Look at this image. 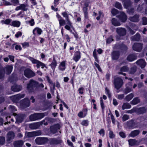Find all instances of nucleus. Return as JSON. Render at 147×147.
Listing matches in <instances>:
<instances>
[{
  "mask_svg": "<svg viewBox=\"0 0 147 147\" xmlns=\"http://www.w3.org/2000/svg\"><path fill=\"white\" fill-rule=\"evenodd\" d=\"M113 83L115 88L118 90L121 87L123 82L121 78L117 77L115 78Z\"/></svg>",
  "mask_w": 147,
  "mask_h": 147,
  "instance_id": "1",
  "label": "nucleus"
},
{
  "mask_svg": "<svg viewBox=\"0 0 147 147\" xmlns=\"http://www.w3.org/2000/svg\"><path fill=\"white\" fill-rule=\"evenodd\" d=\"M15 137V133L13 131H9L7 133L6 136V140L7 143L9 144L11 142Z\"/></svg>",
  "mask_w": 147,
  "mask_h": 147,
  "instance_id": "2",
  "label": "nucleus"
},
{
  "mask_svg": "<svg viewBox=\"0 0 147 147\" xmlns=\"http://www.w3.org/2000/svg\"><path fill=\"white\" fill-rule=\"evenodd\" d=\"M143 44L141 43H135L132 46V49L134 51L140 52L143 49Z\"/></svg>",
  "mask_w": 147,
  "mask_h": 147,
  "instance_id": "3",
  "label": "nucleus"
},
{
  "mask_svg": "<svg viewBox=\"0 0 147 147\" xmlns=\"http://www.w3.org/2000/svg\"><path fill=\"white\" fill-rule=\"evenodd\" d=\"M24 75L26 77L30 78L35 76V74L30 69H27L24 71Z\"/></svg>",
  "mask_w": 147,
  "mask_h": 147,
  "instance_id": "4",
  "label": "nucleus"
},
{
  "mask_svg": "<svg viewBox=\"0 0 147 147\" xmlns=\"http://www.w3.org/2000/svg\"><path fill=\"white\" fill-rule=\"evenodd\" d=\"M116 32L119 36H123L126 35L127 30L124 28L120 27L116 28Z\"/></svg>",
  "mask_w": 147,
  "mask_h": 147,
  "instance_id": "5",
  "label": "nucleus"
},
{
  "mask_svg": "<svg viewBox=\"0 0 147 147\" xmlns=\"http://www.w3.org/2000/svg\"><path fill=\"white\" fill-rule=\"evenodd\" d=\"M35 141L36 144H44L48 141V140L47 138H37L35 140Z\"/></svg>",
  "mask_w": 147,
  "mask_h": 147,
  "instance_id": "6",
  "label": "nucleus"
},
{
  "mask_svg": "<svg viewBox=\"0 0 147 147\" xmlns=\"http://www.w3.org/2000/svg\"><path fill=\"white\" fill-rule=\"evenodd\" d=\"M30 105V101L27 98L24 99L21 101L20 106L23 109H25L29 107Z\"/></svg>",
  "mask_w": 147,
  "mask_h": 147,
  "instance_id": "7",
  "label": "nucleus"
},
{
  "mask_svg": "<svg viewBox=\"0 0 147 147\" xmlns=\"http://www.w3.org/2000/svg\"><path fill=\"white\" fill-rule=\"evenodd\" d=\"M41 134V132L40 131H37L31 132H28L26 134V136L28 137H31L34 136H38Z\"/></svg>",
  "mask_w": 147,
  "mask_h": 147,
  "instance_id": "8",
  "label": "nucleus"
},
{
  "mask_svg": "<svg viewBox=\"0 0 147 147\" xmlns=\"http://www.w3.org/2000/svg\"><path fill=\"white\" fill-rule=\"evenodd\" d=\"M37 84V82L33 80H31L30 81L29 83L28 84L27 89L28 90L30 91L33 87L35 86Z\"/></svg>",
  "mask_w": 147,
  "mask_h": 147,
  "instance_id": "9",
  "label": "nucleus"
},
{
  "mask_svg": "<svg viewBox=\"0 0 147 147\" xmlns=\"http://www.w3.org/2000/svg\"><path fill=\"white\" fill-rule=\"evenodd\" d=\"M28 5L24 4L20 5L19 6H17L16 8V10L18 11L20 9L24 11H26L28 9Z\"/></svg>",
  "mask_w": 147,
  "mask_h": 147,
  "instance_id": "10",
  "label": "nucleus"
},
{
  "mask_svg": "<svg viewBox=\"0 0 147 147\" xmlns=\"http://www.w3.org/2000/svg\"><path fill=\"white\" fill-rule=\"evenodd\" d=\"M129 70V67L127 66H123L120 68V71L118 72V74L126 76V74L125 73H123V72L127 71Z\"/></svg>",
  "mask_w": 147,
  "mask_h": 147,
  "instance_id": "11",
  "label": "nucleus"
},
{
  "mask_svg": "<svg viewBox=\"0 0 147 147\" xmlns=\"http://www.w3.org/2000/svg\"><path fill=\"white\" fill-rule=\"evenodd\" d=\"M42 124L40 122H37L36 123L30 124L29 126L30 128L32 129H36L38 128Z\"/></svg>",
  "mask_w": 147,
  "mask_h": 147,
  "instance_id": "12",
  "label": "nucleus"
},
{
  "mask_svg": "<svg viewBox=\"0 0 147 147\" xmlns=\"http://www.w3.org/2000/svg\"><path fill=\"white\" fill-rule=\"evenodd\" d=\"M137 65L140 66L141 68H144L146 65V63L145 60L143 59H141L137 61L136 62Z\"/></svg>",
  "mask_w": 147,
  "mask_h": 147,
  "instance_id": "13",
  "label": "nucleus"
},
{
  "mask_svg": "<svg viewBox=\"0 0 147 147\" xmlns=\"http://www.w3.org/2000/svg\"><path fill=\"white\" fill-rule=\"evenodd\" d=\"M126 124L129 129L133 128L135 127L136 124L133 120H131L127 122Z\"/></svg>",
  "mask_w": 147,
  "mask_h": 147,
  "instance_id": "14",
  "label": "nucleus"
},
{
  "mask_svg": "<svg viewBox=\"0 0 147 147\" xmlns=\"http://www.w3.org/2000/svg\"><path fill=\"white\" fill-rule=\"evenodd\" d=\"M89 5L88 2H86L84 4V7L83 8V11L84 13V16L86 18H87L88 16V13L87 10L88 8Z\"/></svg>",
  "mask_w": 147,
  "mask_h": 147,
  "instance_id": "15",
  "label": "nucleus"
},
{
  "mask_svg": "<svg viewBox=\"0 0 147 147\" xmlns=\"http://www.w3.org/2000/svg\"><path fill=\"white\" fill-rule=\"evenodd\" d=\"M126 86V88L124 90V92L125 94L132 91V84L131 83L129 82L128 84H127Z\"/></svg>",
  "mask_w": 147,
  "mask_h": 147,
  "instance_id": "16",
  "label": "nucleus"
},
{
  "mask_svg": "<svg viewBox=\"0 0 147 147\" xmlns=\"http://www.w3.org/2000/svg\"><path fill=\"white\" fill-rule=\"evenodd\" d=\"M129 144L131 146H134L135 145H138L140 142L134 139H130L128 140Z\"/></svg>",
  "mask_w": 147,
  "mask_h": 147,
  "instance_id": "17",
  "label": "nucleus"
},
{
  "mask_svg": "<svg viewBox=\"0 0 147 147\" xmlns=\"http://www.w3.org/2000/svg\"><path fill=\"white\" fill-rule=\"evenodd\" d=\"M146 109L144 107L136 108V112L139 114H142L146 112Z\"/></svg>",
  "mask_w": 147,
  "mask_h": 147,
  "instance_id": "18",
  "label": "nucleus"
},
{
  "mask_svg": "<svg viewBox=\"0 0 147 147\" xmlns=\"http://www.w3.org/2000/svg\"><path fill=\"white\" fill-rule=\"evenodd\" d=\"M25 96V94H18L12 97V99L14 101L16 102L19 100L21 98H24Z\"/></svg>",
  "mask_w": 147,
  "mask_h": 147,
  "instance_id": "19",
  "label": "nucleus"
},
{
  "mask_svg": "<svg viewBox=\"0 0 147 147\" xmlns=\"http://www.w3.org/2000/svg\"><path fill=\"white\" fill-rule=\"evenodd\" d=\"M120 55V53L118 51H113L112 53V58L113 60L118 59Z\"/></svg>",
  "mask_w": 147,
  "mask_h": 147,
  "instance_id": "20",
  "label": "nucleus"
},
{
  "mask_svg": "<svg viewBox=\"0 0 147 147\" xmlns=\"http://www.w3.org/2000/svg\"><path fill=\"white\" fill-rule=\"evenodd\" d=\"M22 87L21 85H14L11 88V90L12 91L16 92L20 91L22 89Z\"/></svg>",
  "mask_w": 147,
  "mask_h": 147,
  "instance_id": "21",
  "label": "nucleus"
},
{
  "mask_svg": "<svg viewBox=\"0 0 147 147\" xmlns=\"http://www.w3.org/2000/svg\"><path fill=\"white\" fill-rule=\"evenodd\" d=\"M24 142L22 140L16 141L13 143V145L15 147H21L22 146Z\"/></svg>",
  "mask_w": 147,
  "mask_h": 147,
  "instance_id": "22",
  "label": "nucleus"
},
{
  "mask_svg": "<svg viewBox=\"0 0 147 147\" xmlns=\"http://www.w3.org/2000/svg\"><path fill=\"white\" fill-rule=\"evenodd\" d=\"M80 52L77 51L75 52L73 59L76 62H77L80 59Z\"/></svg>",
  "mask_w": 147,
  "mask_h": 147,
  "instance_id": "23",
  "label": "nucleus"
},
{
  "mask_svg": "<svg viewBox=\"0 0 147 147\" xmlns=\"http://www.w3.org/2000/svg\"><path fill=\"white\" fill-rule=\"evenodd\" d=\"M59 129V126L58 125H55L51 126L50 127V131L53 134L55 133L57 130Z\"/></svg>",
  "mask_w": 147,
  "mask_h": 147,
  "instance_id": "24",
  "label": "nucleus"
},
{
  "mask_svg": "<svg viewBox=\"0 0 147 147\" xmlns=\"http://www.w3.org/2000/svg\"><path fill=\"white\" fill-rule=\"evenodd\" d=\"M124 3V5L126 8H128L131 5L132 3L130 0H121Z\"/></svg>",
  "mask_w": 147,
  "mask_h": 147,
  "instance_id": "25",
  "label": "nucleus"
},
{
  "mask_svg": "<svg viewBox=\"0 0 147 147\" xmlns=\"http://www.w3.org/2000/svg\"><path fill=\"white\" fill-rule=\"evenodd\" d=\"M87 110L85 109L83 110V111H80L78 114V116L80 118H83L85 117L87 113Z\"/></svg>",
  "mask_w": 147,
  "mask_h": 147,
  "instance_id": "26",
  "label": "nucleus"
},
{
  "mask_svg": "<svg viewBox=\"0 0 147 147\" xmlns=\"http://www.w3.org/2000/svg\"><path fill=\"white\" fill-rule=\"evenodd\" d=\"M119 19L123 22H125L126 20L127 19L126 16L123 12L121 13L119 16Z\"/></svg>",
  "mask_w": 147,
  "mask_h": 147,
  "instance_id": "27",
  "label": "nucleus"
},
{
  "mask_svg": "<svg viewBox=\"0 0 147 147\" xmlns=\"http://www.w3.org/2000/svg\"><path fill=\"white\" fill-rule=\"evenodd\" d=\"M62 14L63 16L65 18L66 20V24L68 25H70L71 22L69 19L68 15L67 12H63L62 13Z\"/></svg>",
  "mask_w": 147,
  "mask_h": 147,
  "instance_id": "28",
  "label": "nucleus"
},
{
  "mask_svg": "<svg viewBox=\"0 0 147 147\" xmlns=\"http://www.w3.org/2000/svg\"><path fill=\"white\" fill-rule=\"evenodd\" d=\"M136 59V56L134 54L129 55L127 58V60L129 61H132Z\"/></svg>",
  "mask_w": 147,
  "mask_h": 147,
  "instance_id": "29",
  "label": "nucleus"
},
{
  "mask_svg": "<svg viewBox=\"0 0 147 147\" xmlns=\"http://www.w3.org/2000/svg\"><path fill=\"white\" fill-rule=\"evenodd\" d=\"M140 133V131L139 130H134L131 132L129 136L132 137H135L138 135Z\"/></svg>",
  "mask_w": 147,
  "mask_h": 147,
  "instance_id": "30",
  "label": "nucleus"
},
{
  "mask_svg": "<svg viewBox=\"0 0 147 147\" xmlns=\"http://www.w3.org/2000/svg\"><path fill=\"white\" fill-rule=\"evenodd\" d=\"M112 24L115 26H118L121 25L120 22L115 18H113L111 20Z\"/></svg>",
  "mask_w": 147,
  "mask_h": 147,
  "instance_id": "31",
  "label": "nucleus"
},
{
  "mask_svg": "<svg viewBox=\"0 0 147 147\" xmlns=\"http://www.w3.org/2000/svg\"><path fill=\"white\" fill-rule=\"evenodd\" d=\"M139 16L138 15H136L133 17H131L129 18V20L131 21L136 22L139 20Z\"/></svg>",
  "mask_w": 147,
  "mask_h": 147,
  "instance_id": "32",
  "label": "nucleus"
},
{
  "mask_svg": "<svg viewBox=\"0 0 147 147\" xmlns=\"http://www.w3.org/2000/svg\"><path fill=\"white\" fill-rule=\"evenodd\" d=\"M20 21L17 20H14L11 22L10 25L14 27H19L20 25Z\"/></svg>",
  "mask_w": 147,
  "mask_h": 147,
  "instance_id": "33",
  "label": "nucleus"
},
{
  "mask_svg": "<svg viewBox=\"0 0 147 147\" xmlns=\"http://www.w3.org/2000/svg\"><path fill=\"white\" fill-rule=\"evenodd\" d=\"M140 102V99L138 97L134 98L131 102V103L132 105H135L138 104Z\"/></svg>",
  "mask_w": 147,
  "mask_h": 147,
  "instance_id": "34",
  "label": "nucleus"
},
{
  "mask_svg": "<svg viewBox=\"0 0 147 147\" xmlns=\"http://www.w3.org/2000/svg\"><path fill=\"white\" fill-rule=\"evenodd\" d=\"M134 97V94L133 93H130L126 96L124 98V99L127 101H130Z\"/></svg>",
  "mask_w": 147,
  "mask_h": 147,
  "instance_id": "35",
  "label": "nucleus"
},
{
  "mask_svg": "<svg viewBox=\"0 0 147 147\" xmlns=\"http://www.w3.org/2000/svg\"><path fill=\"white\" fill-rule=\"evenodd\" d=\"M50 91L52 94H53L55 89V84L53 82L50 84Z\"/></svg>",
  "mask_w": 147,
  "mask_h": 147,
  "instance_id": "36",
  "label": "nucleus"
},
{
  "mask_svg": "<svg viewBox=\"0 0 147 147\" xmlns=\"http://www.w3.org/2000/svg\"><path fill=\"white\" fill-rule=\"evenodd\" d=\"M37 120L41 119L43 118L45 116L47 115V113H36Z\"/></svg>",
  "mask_w": 147,
  "mask_h": 147,
  "instance_id": "37",
  "label": "nucleus"
},
{
  "mask_svg": "<svg viewBox=\"0 0 147 147\" xmlns=\"http://www.w3.org/2000/svg\"><path fill=\"white\" fill-rule=\"evenodd\" d=\"M131 105L127 102L124 103L122 106V109L123 110H124L125 109H130L131 107Z\"/></svg>",
  "mask_w": 147,
  "mask_h": 147,
  "instance_id": "38",
  "label": "nucleus"
},
{
  "mask_svg": "<svg viewBox=\"0 0 147 147\" xmlns=\"http://www.w3.org/2000/svg\"><path fill=\"white\" fill-rule=\"evenodd\" d=\"M65 62L63 61L60 64L59 66V69L61 71L64 70L65 68Z\"/></svg>",
  "mask_w": 147,
  "mask_h": 147,
  "instance_id": "39",
  "label": "nucleus"
},
{
  "mask_svg": "<svg viewBox=\"0 0 147 147\" xmlns=\"http://www.w3.org/2000/svg\"><path fill=\"white\" fill-rule=\"evenodd\" d=\"M137 67L136 66H134L131 67L129 70V74H133L136 71Z\"/></svg>",
  "mask_w": 147,
  "mask_h": 147,
  "instance_id": "40",
  "label": "nucleus"
},
{
  "mask_svg": "<svg viewBox=\"0 0 147 147\" xmlns=\"http://www.w3.org/2000/svg\"><path fill=\"white\" fill-rule=\"evenodd\" d=\"M6 74H10L12 71L13 66L12 65H7L6 67Z\"/></svg>",
  "mask_w": 147,
  "mask_h": 147,
  "instance_id": "41",
  "label": "nucleus"
},
{
  "mask_svg": "<svg viewBox=\"0 0 147 147\" xmlns=\"http://www.w3.org/2000/svg\"><path fill=\"white\" fill-rule=\"evenodd\" d=\"M42 32V30L38 28H35L33 31V34L34 35H35L36 33L39 34H41Z\"/></svg>",
  "mask_w": 147,
  "mask_h": 147,
  "instance_id": "42",
  "label": "nucleus"
},
{
  "mask_svg": "<svg viewBox=\"0 0 147 147\" xmlns=\"http://www.w3.org/2000/svg\"><path fill=\"white\" fill-rule=\"evenodd\" d=\"M140 35L137 33L136 35L131 37V39L134 41H138L140 39Z\"/></svg>",
  "mask_w": 147,
  "mask_h": 147,
  "instance_id": "43",
  "label": "nucleus"
},
{
  "mask_svg": "<svg viewBox=\"0 0 147 147\" xmlns=\"http://www.w3.org/2000/svg\"><path fill=\"white\" fill-rule=\"evenodd\" d=\"M30 119L31 121H34L37 120L36 113L32 114L30 116Z\"/></svg>",
  "mask_w": 147,
  "mask_h": 147,
  "instance_id": "44",
  "label": "nucleus"
},
{
  "mask_svg": "<svg viewBox=\"0 0 147 147\" xmlns=\"http://www.w3.org/2000/svg\"><path fill=\"white\" fill-rule=\"evenodd\" d=\"M57 63L55 58H53V60L52 63L50 64V66L52 69H54L57 65Z\"/></svg>",
  "mask_w": 147,
  "mask_h": 147,
  "instance_id": "45",
  "label": "nucleus"
},
{
  "mask_svg": "<svg viewBox=\"0 0 147 147\" xmlns=\"http://www.w3.org/2000/svg\"><path fill=\"white\" fill-rule=\"evenodd\" d=\"M11 20L9 19H7L6 20H3L1 21V23L2 24H5L8 25L11 22Z\"/></svg>",
  "mask_w": 147,
  "mask_h": 147,
  "instance_id": "46",
  "label": "nucleus"
},
{
  "mask_svg": "<svg viewBox=\"0 0 147 147\" xmlns=\"http://www.w3.org/2000/svg\"><path fill=\"white\" fill-rule=\"evenodd\" d=\"M59 25L60 26H63L66 24V21L63 18L59 20Z\"/></svg>",
  "mask_w": 147,
  "mask_h": 147,
  "instance_id": "47",
  "label": "nucleus"
},
{
  "mask_svg": "<svg viewBox=\"0 0 147 147\" xmlns=\"http://www.w3.org/2000/svg\"><path fill=\"white\" fill-rule=\"evenodd\" d=\"M51 142L53 144H57L60 143L61 142V141L54 138L52 140Z\"/></svg>",
  "mask_w": 147,
  "mask_h": 147,
  "instance_id": "48",
  "label": "nucleus"
},
{
  "mask_svg": "<svg viewBox=\"0 0 147 147\" xmlns=\"http://www.w3.org/2000/svg\"><path fill=\"white\" fill-rule=\"evenodd\" d=\"M115 7L119 9H121L122 8V6L121 4L117 2H116L115 3Z\"/></svg>",
  "mask_w": 147,
  "mask_h": 147,
  "instance_id": "49",
  "label": "nucleus"
},
{
  "mask_svg": "<svg viewBox=\"0 0 147 147\" xmlns=\"http://www.w3.org/2000/svg\"><path fill=\"white\" fill-rule=\"evenodd\" d=\"M5 142V138L3 136H0V144L3 145Z\"/></svg>",
  "mask_w": 147,
  "mask_h": 147,
  "instance_id": "50",
  "label": "nucleus"
},
{
  "mask_svg": "<svg viewBox=\"0 0 147 147\" xmlns=\"http://www.w3.org/2000/svg\"><path fill=\"white\" fill-rule=\"evenodd\" d=\"M129 118V115H124L122 117V120L123 121H126Z\"/></svg>",
  "mask_w": 147,
  "mask_h": 147,
  "instance_id": "51",
  "label": "nucleus"
},
{
  "mask_svg": "<svg viewBox=\"0 0 147 147\" xmlns=\"http://www.w3.org/2000/svg\"><path fill=\"white\" fill-rule=\"evenodd\" d=\"M81 124L83 126H87L88 125V121L87 120H83L81 122Z\"/></svg>",
  "mask_w": 147,
  "mask_h": 147,
  "instance_id": "52",
  "label": "nucleus"
},
{
  "mask_svg": "<svg viewBox=\"0 0 147 147\" xmlns=\"http://www.w3.org/2000/svg\"><path fill=\"white\" fill-rule=\"evenodd\" d=\"M29 59L32 61V63L34 64H37L38 61L31 57H29Z\"/></svg>",
  "mask_w": 147,
  "mask_h": 147,
  "instance_id": "53",
  "label": "nucleus"
},
{
  "mask_svg": "<svg viewBox=\"0 0 147 147\" xmlns=\"http://www.w3.org/2000/svg\"><path fill=\"white\" fill-rule=\"evenodd\" d=\"M116 97L119 100H122L124 98V94H118L117 95Z\"/></svg>",
  "mask_w": 147,
  "mask_h": 147,
  "instance_id": "54",
  "label": "nucleus"
},
{
  "mask_svg": "<svg viewBox=\"0 0 147 147\" xmlns=\"http://www.w3.org/2000/svg\"><path fill=\"white\" fill-rule=\"evenodd\" d=\"M118 11L117 9L114 8L112 9L111 12L112 14L115 15L117 13Z\"/></svg>",
  "mask_w": 147,
  "mask_h": 147,
  "instance_id": "55",
  "label": "nucleus"
},
{
  "mask_svg": "<svg viewBox=\"0 0 147 147\" xmlns=\"http://www.w3.org/2000/svg\"><path fill=\"white\" fill-rule=\"evenodd\" d=\"M9 108L10 110L11 111L13 112L16 110L15 107L13 106L10 105L9 107Z\"/></svg>",
  "mask_w": 147,
  "mask_h": 147,
  "instance_id": "56",
  "label": "nucleus"
},
{
  "mask_svg": "<svg viewBox=\"0 0 147 147\" xmlns=\"http://www.w3.org/2000/svg\"><path fill=\"white\" fill-rule=\"evenodd\" d=\"M143 24L144 25L147 24V18L145 17H144L142 18Z\"/></svg>",
  "mask_w": 147,
  "mask_h": 147,
  "instance_id": "57",
  "label": "nucleus"
},
{
  "mask_svg": "<svg viewBox=\"0 0 147 147\" xmlns=\"http://www.w3.org/2000/svg\"><path fill=\"white\" fill-rule=\"evenodd\" d=\"M119 135L122 138H124L126 136L125 133L123 131L120 132L119 133Z\"/></svg>",
  "mask_w": 147,
  "mask_h": 147,
  "instance_id": "58",
  "label": "nucleus"
},
{
  "mask_svg": "<svg viewBox=\"0 0 147 147\" xmlns=\"http://www.w3.org/2000/svg\"><path fill=\"white\" fill-rule=\"evenodd\" d=\"M134 9L133 8L129 9L128 10V12L129 14H132L134 12Z\"/></svg>",
  "mask_w": 147,
  "mask_h": 147,
  "instance_id": "59",
  "label": "nucleus"
},
{
  "mask_svg": "<svg viewBox=\"0 0 147 147\" xmlns=\"http://www.w3.org/2000/svg\"><path fill=\"white\" fill-rule=\"evenodd\" d=\"M3 2L4 4L6 5H11L10 3L5 0H3Z\"/></svg>",
  "mask_w": 147,
  "mask_h": 147,
  "instance_id": "60",
  "label": "nucleus"
},
{
  "mask_svg": "<svg viewBox=\"0 0 147 147\" xmlns=\"http://www.w3.org/2000/svg\"><path fill=\"white\" fill-rule=\"evenodd\" d=\"M105 91L106 93L108 94V97L110 98L111 97V95L109 91L107 88H105Z\"/></svg>",
  "mask_w": 147,
  "mask_h": 147,
  "instance_id": "61",
  "label": "nucleus"
},
{
  "mask_svg": "<svg viewBox=\"0 0 147 147\" xmlns=\"http://www.w3.org/2000/svg\"><path fill=\"white\" fill-rule=\"evenodd\" d=\"M22 33L20 32H18L15 34V36L16 38H18L22 35Z\"/></svg>",
  "mask_w": 147,
  "mask_h": 147,
  "instance_id": "62",
  "label": "nucleus"
},
{
  "mask_svg": "<svg viewBox=\"0 0 147 147\" xmlns=\"http://www.w3.org/2000/svg\"><path fill=\"white\" fill-rule=\"evenodd\" d=\"M111 116L113 123L114 124H115V119L114 116L113 115L111 114Z\"/></svg>",
  "mask_w": 147,
  "mask_h": 147,
  "instance_id": "63",
  "label": "nucleus"
},
{
  "mask_svg": "<svg viewBox=\"0 0 147 147\" xmlns=\"http://www.w3.org/2000/svg\"><path fill=\"white\" fill-rule=\"evenodd\" d=\"M94 65L95 66L98 68V70L99 71H101L102 70L101 68H100L99 65L98 64L95 62L94 63Z\"/></svg>",
  "mask_w": 147,
  "mask_h": 147,
  "instance_id": "64",
  "label": "nucleus"
}]
</instances>
